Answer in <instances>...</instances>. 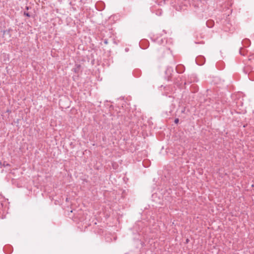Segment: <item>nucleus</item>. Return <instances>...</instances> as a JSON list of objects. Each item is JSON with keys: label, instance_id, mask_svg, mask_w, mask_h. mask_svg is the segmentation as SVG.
Listing matches in <instances>:
<instances>
[{"label": "nucleus", "instance_id": "1", "mask_svg": "<svg viewBox=\"0 0 254 254\" xmlns=\"http://www.w3.org/2000/svg\"><path fill=\"white\" fill-rule=\"evenodd\" d=\"M157 40L159 43H160L161 45L155 50V55L158 58L161 59L166 55L169 54L170 48L164 45L165 43L167 42V40L165 39H157Z\"/></svg>", "mask_w": 254, "mask_h": 254}, {"label": "nucleus", "instance_id": "2", "mask_svg": "<svg viewBox=\"0 0 254 254\" xmlns=\"http://www.w3.org/2000/svg\"><path fill=\"white\" fill-rule=\"evenodd\" d=\"M185 67L181 64H178L176 67V70L179 73H182L185 71Z\"/></svg>", "mask_w": 254, "mask_h": 254}, {"label": "nucleus", "instance_id": "3", "mask_svg": "<svg viewBox=\"0 0 254 254\" xmlns=\"http://www.w3.org/2000/svg\"><path fill=\"white\" fill-rule=\"evenodd\" d=\"M141 71L139 69H135L133 71V75L136 77H138L141 75Z\"/></svg>", "mask_w": 254, "mask_h": 254}, {"label": "nucleus", "instance_id": "4", "mask_svg": "<svg viewBox=\"0 0 254 254\" xmlns=\"http://www.w3.org/2000/svg\"><path fill=\"white\" fill-rule=\"evenodd\" d=\"M81 65L79 64H76L72 70L75 73H78L80 70Z\"/></svg>", "mask_w": 254, "mask_h": 254}, {"label": "nucleus", "instance_id": "5", "mask_svg": "<svg viewBox=\"0 0 254 254\" xmlns=\"http://www.w3.org/2000/svg\"><path fill=\"white\" fill-rule=\"evenodd\" d=\"M250 41L249 39H245L242 42V44L244 46H249L250 45Z\"/></svg>", "mask_w": 254, "mask_h": 254}, {"label": "nucleus", "instance_id": "6", "mask_svg": "<svg viewBox=\"0 0 254 254\" xmlns=\"http://www.w3.org/2000/svg\"><path fill=\"white\" fill-rule=\"evenodd\" d=\"M248 77L250 80H254V71H251V72L249 73Z\"/></svg>", "mask_w": 254, "mask_h": 254}, {"label": "nucleus", "instance_id": "7", "mask_svg": "<svg viewBox=\"0 0 254 254\" xmlns=\"http://www.w3.org/2000/svg\"><path fill=\"white\" fill-rule=\"evenodd\" d=\"M251 70V67H249V66H247V67H245L244 68V72L247 74H248L249 73L251 72V71H250V70Z\"/></svg>", "mask_w": 254, "mask_h": 254}, {"label": "nucleus", "instance_id": "8", "mask_svg": "<svg viewBox=\"0 0 254 254\" xmlns=\"http://www.w3.org/2000/svg\"><path fill=\"white\" fill-rule=\"evenodd\" d=\"M173 71V68L171 67H168L166 71V74H171V72Z\"/></svg>", "mask_w": 254, "mask_h": 254}, {"label": "nucleus", "instance_id": "9", "mask_svg": "<svg viewBox=\"0 0 254 254\" xmlns=\"http://www.w3.org/2000/svg\"><path fill=\"white\" fill-rule=\"evenodd\" d=\"M10 164L6 163L5 164L4 163L3 164H2V163L0 161V167L1 168L2 166L6 167V166H9Z\"/></svg>", "mask_w": 254, "mask_h": 254}, {"label": "nucleus", "instance_id": "10", "mask_svg": "<svg viewBox=\"0 0 254 254\" xmlns=\"http://www.w3.org/2000/svg\"><path fill=\"white\" fill-rule=\"evenodd\" d=\"M209 23H213V21L210 20V21H207L206 22V25H207V27H208L209 28L212 27V25H209Z\"/></svg>", "mask_w": 254, "mask_h": 254}, {"label": "nucleus", "instance_id": "11", "mask_svg": "<svg viewBox=\"0 0 254 254\" xmlns=\"http://www.w3.org/2000/svg\"><path fill=\"white\" fill-rule=\"evenodd\" d=\"M24 15L28 17H30L31 16V15L30 14V13L29 12H26V11L24 12Z\"/></svg>", "mask_w": 254, "mask_h": 254}, {"label": "nucleus", "instance_id": "12", "mask_svg": "<svg viewBox=\"0 0 254 254\" xmlns=\"http://www.w3.org/2000/svg\"><path fill=\"white\" fill-rule=\"evenodd\" d=\"M3 34H9V30L4 31Z\"/></svg>", "mask_w": 254, "mask_h": 254}, {"label": "nucleus", "instance_id": "13", "mask_svg": "<svg viewBox=\"0 0 254 254\" xmlns=\"http://www.w3.org/2000/svg\"><path fill=\"white\" fill-rule=\"evenodd\" d=\"M103 42L105 44L107 45L108 44V41L107 39H105L103 40Z\"/></svg>", "mask_w": 254, "mask_h": 254}, {"label": "nucleus", "instance_id": "14", "mask_svg": "<svg viewBox=\"0 0 254 254\" xmlns=\"http://www.w3.org/2000/svg\"><path fill=\"white\" fill-rule=\"evenodd\" d=\"M174 122L175 124H178L179 122V119L178 118L175 119Z\"/></svg>", "mask_w": 254, "mask_h": 254}, {"label": "nucleus", "instance_id": "15", "mask_svg": "<svg viewBox=\"0 0 254 254\" xmlns=\"http://www.w3.org/2000/svg\"><path fill=\"white\" fill-rule=\"evenodd\" d=\"M241 50H242V48H241V49H240V54H241V55H243V54L242 53Z\"/></svg>", "mask_w": 254, "mask_h": 254}, {"label": "nucleus", "instance_id": "16", "mask_svg": "<svg viewBox=\"0 0 254 254\" xmlns=\"http://www.w3.org/2000/svg\"><path fill=\"white\" fill-rule=\"evenodd\" d=\"M185 111V109L184 108L182 111V113H184Z\"/></svg>", "mask_w": 254, "mask_h": 254}, {"label": "nucleus", "instance_id": "17", "mask_svg": "<svg viewBox=\"0 0 254 254\" xmlns=\"http://www.w3.org/2000/svg\"><path fill=\"white\" fill-rule=\"evenodd\" d=\"M26 9L27 10H28V9H29V7H28V6H26Z\"/></svg>", "mask_w": 254, "mask_h": 254}, {"label": "nucleus", "instance_id": "18", "mask_svg": "<svg viewBox=\"0 0 254 254\" xmlns=\"http://www.w3.org/2000/svg\"><path fill=\"white\" fill-rule=\"evenodd\" d=\"M213 23H209V24H210L209 25H212H212H213Z\"/></svg>", "mask_w": 254, "mask_h": 254}]
</instances>
